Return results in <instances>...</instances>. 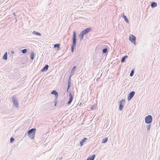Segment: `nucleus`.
<instances>
[{"label": "nucleus", "instance_id": "aec40b11", "mask_svg": "<svg viewBox=\"0 0 160 160\" xmlns=\"http://www.w3.org/2000/svg\"><path fill=\"white\" fill-rule=\"evenodd\" d=\"M32 33L34 34L37 36H41V34L38 32H36L35 31H34L32 32Z\"/></svg>", "mask_w": 160, "mask_h": 160}, {"label": "nucleus", "instance_id": "f257e3e1", "mask_svg": "<svg viewBox=\"0 0 160 160\" xmlns=\"http://www.w3.org/2000/svg\"><path fill=\"white\" fill-rule=\"evenodd\" d=\"M70 85H68V87L67 89V92H68L69 96V99L68 102V105H69L71 103L73 99V92L72 91L71 92L70 91H69V89L70 88Z\"/></svg>", "mask_w": 160, "mask_h": 160}, {"label": "nucleus", "instance_id": "4be33fe9", "mask_svg": "<svg viewBox=\"0 0 160 160\" xmlns=\"http://www.w3.org/2000/svg\"><path fill=\"white\" fill-rule=\"evenodd\" d=\"M72 76H71V75H70V76H69V78L68 79V85H71V77Z\"/></svg>", "mask_w": 160, "mask_h": 160}, {"label": "nucleus", "instance_id": "9b49d317", "mask_svg": "<svg viewBox=\"0 0 160 160\" xmlns=\"http://www.w3.org/2000/svg\"><path fill=\"white\" fill-rule=\"evenodd\" d=\"M49 68V66L48 65H46L41 70L42 72H44L46 71Z\"/></svg>", "mask_w": 160, "mask_h": 160}, {"label": "nucleus", "instance_id": "b1692460", "mask_svg": "<svg viewBox=\"0 0 160 160\" xmlns=\"http://www.w3.org/2000/svg\"><path fill=\"white\" fill-rule=\"evenodd\" d=\"M134 69H132L131 70V71L130 72V76L131 77H132V76H133L134 74Z\"/></svg>", "mask_w": 160, "mask_h": 160}, {"label": "nucleus", "instance_id": "58836bf2", "mask_svg": "<svg viewBox=\"0 0 160 160\" xmlns=\"http://www.w3.org/2000/svg\"><path fill=\"white\" fill-rule=\"evenodd\" d=\"M62 159V158H61L60 159Z\"/></svg>", "mask_w": 160, "mask_h": 160}, {"label": "nucleus", "instance_id": "4468645a", "mask_svg": "<svg viewBox=\"0 0 160 160\" xmlns=\"http://www.w3.org/2000/svg\"><path fill=\"white\" fill-rule=\"evenodd\" d=\"M95 157V155L93 154L92 156L89 157L87 159V160H94Z\"/></svg>", "mask_w": 160, "mask_h": 160}, {"label": "nucleus", "instance_id": "39448f33", "mask_svg": "<svg viewBox=\"0 0 160 160\" xmlns=\"http://www.w3.org/2000/svg\"><path fill=\"white\" fill-rule=\"evenodd\" d=\"M77 35L75 31L73 32V36L72 38V44L75 45L77 43Z\"/></svg>", "mask_w": 160, "mask_h": 160}, {"label": "nucleus", "instance_id": "f704fd0d", "mask_svg": "<svg viewBox=\"0 0 160 160\" xmlns=\"http://www.w3.org/2000/svg\"><path fill=\"white\" fill-rule=\"evenodd\" d=\"M54 106H56L57 105V102H54Z\"/></svg>", "mask_w": 160, "mask_h": 160}, {"label": "nucleus", "instance_id": "6ab92c4d", "mask_svg": "<svg viewBox=\"0 0 160 160\" xmlns=\"http://www.w3.org/2000/svg\"><path fill=\"white\" fill-rule=\"evenodd\" d=\"M34 55H35V54L33 52H31V53L30 57V58L32 60H33L34 58Z\"/></svg>", "mask_w": 160, "mask_h": 160}, {"label": "nucleus", "instance_id": "bb28decb", "mask_svg": "<svg viewBox=\"0 0 160 160\" xmlns=\"http://www.w3.org/2000/svg\"><path fill=\"white\" fill-rule=\"evenodd\" d=\"M21 52L23 54H25L27 52V50L26 49H24L22 50L21 51Z\"/></svg>", "mask_w": 160, "mask_h": 160}, {"label": "nucleus", "instance_id": "1a4fd4ad", "mask_svg": "<svg viewBox=\"0 0 160 160\" xmlns=\"http://www.w3.org/2000/svg\"><path fill=\"white\" fill-rule=\"evenodd\" d=\"M91 29L90 28H87L82 30L81 32L85 35L89 33Z\"/></svg>", "mask_w": 160, "mask_h": 160}, {"label": "nucleus", "instance_id": "7ed1b4c3", "mask_svg": "<svg viewBox=\"0 0 160 160\" xmlns=\"http://www.w3.org/2000/svg\"><path fill=\"white\" fill-rule=\"evenodd\" d=\"M152 120V118L151 115L145 117V121L146 123L147 124H149L151 123Z\"/></svg>", "mask_w": 160, "mask_h": 160}, {"label": "nucleus", "instance_id": "473e14b6", "mask_svg": "<svg viewBox=\"0 0 160 160\" xmlns=\"http://www.w3.org/2000/svg\"><path fill=\"white\" fill-rule=\"evenodd\" d=\"M123 57L124 58H125V59H126L127 58H128V57L127 55H126L125 56Z\"/></svg>", "mask_w": 160, "mask_h": 160}, {"label": "nucleus", "instance_id": "0eeeda50", "mask_svg": "<svg viewBox=\"0 0 160 160\" xmlns=\"http://www.w3.org/2000/svg\"><path fill=\"white\" fill-rule=\"evenodd\" d=\"M125 100L122 99L119 102V109L120 111H122L123 108V104L125 102Z\"/></svg>", "mask_w": 160, "mask_h": 160}, {"label": "nucleus", "instance_id": "cd10ccee", "mask_svg": "<svg viewBox=\"0 0 160 160\" xmlns=\"http://www.w3.org/2000/svg\"><path fill=\"white\" fill-rule=\"evenodd\" d=\"M151 126V124H148L147 125V131H149L150 129Z\"/></svg>", "mask_w": 160, "mask_h": 160}, {"label": "nucleus", "instance_id": "c756f323", "mask_svg": "<svg viewBox=\"0 0 160 160\" xmlns=\"http://www.w3.org/2000/svg\"><path fill=\"white\" fill-rule=\"evenodd\" d=\"M126 59H125V58H124L122 57L121 59V62L122 63H123L125 61V60H126Z\"/></svg>", "mask_w": 160, "mask_h": 160}, {"label": "nucleus", "instance_id": "f3484780", "mask_svg": "<svg viewBox=\"0 0 160 160\" xmlns=\"http://www.w3.org/2000/svg\"><path fill=\"white\" fill-rule=\"evenodd\" d=\"M8 53L7 52H6L2 57V58L5 60L7 59Z\"/></svg>", "mask_w": 160, "mask_h": 160}, {"label": "nucleus", "instance_id": "20e7f679", "mask_svg": "<svg viewBox=\"0 0 160 160\" xmlns=\"http://www.w3.org/2000/svg\"><path fill=\"white\" fill-rule=\"evenodd\" d=\"M12 101L14 105L16 107H18V102L15 95H13L12 97Z\"/></svg>", "mask_w": 160, "mask_h": 160}, {"label": "nucleus", "instance_id": "a211bd4d", "mask_svg": "<svg viewBox=\"0 0 160 160\" xmlns=\"http://www.w3.org/2000/svg\"><path fill=\"white\" fill-rule=\"evenodd\" d=\"M123 18L124 19L125 21L128 23H129V21L128 18L125 15H123L122 16Z\"/></svg>", "mask_w": 160, "mask_h": 160}, {"label": "nucleus", "instance_id": "c9c22d12", "mask_svg": "<svg viewBox=\"0 0 160 160\" xmlns=\"http://www.w3.org/2000/svg\"><path fill=\"white\" fill-rule=\"evenodd\" d=\"M12 14L14 16H16V15L15 14V12H13V13Z\"/></svg>", "mask_w": 160, "mask_h": 160}, {"label": "nucleus", "instance_id": "2eb2a0df", "mask_svg": "<svg viewBox=\"0 0 160 160\" xmlns=\"http://www.w3.org/2000/svg\"><path fill=\"white\" fill-rule=\"evenodd\" d=\"M157 3L155 2H152L151 4V8H152L157 7Z\"/></svg>", "mask_w": 160, "mask_h": 160}, {"label": "nucleus", "instance_id": "72a5a7b5", "mask_svg": "<svg viewBox=\"0 0 160 160\" xmlns=\"http://www.w3.org/2000/svg\"><path fill=\"white\" fill-rule=\"evenodd\" d=\"M11 52L12 54H13L14 53V51L12 50H11Z\"/></svg>", "mask_w": 160, "mask_h": 160}, {"label": "nucleus", "instance_id": "393cba45", "mask_svg": "<svg viewBox=\"0 0 160 160\" xmlns=\"http://www.w3.org/2000/svg\"><path fill=\"white\" fill-rule=\"evenodd\" d=\"M108 140V138H106L103 139L102 143H105L107 142Z\"/></svg>", "mask_w": 160, "mask_h": 160}, {"label": "nucleus", "instance_id": "a878e982", "mask_svg": "<svg viewBox=\"0 0 160 160\" xmlns=\"http://www.w3.org/2000/svg\"><path fill=\"white\" fill-rule=\"evenodd\" d=\"M60 44L58 43H57L54 45V48H59L60 47Z\"/></svg>", "mask_w": 160, "mask_h": 160}, {"label": "nucleus", "instance_id": "e433bc0d", "mask_svg": "<svg viewBox=\"0 0 160 160\" xmlns=\"http://www.w3.org/2000/svg\"><path fill=\"white\" fill-rule=\"evenodd\" d=\"M94 108V107H92L91 108V110H93V109Z\"/></svg>", "mask_w": 160, "mask_h": 160}, {"label": "nucleus", "instance_id": "ddd939ff", "mask_svg": "<svg viewBox=\"0 0 160 160\" xmlns=\"http://www.w3.org/2000/svg\"><path fill=\"white\" fill-rule=\"evenodd\" d=\"M84 35L81 32L78 35V37L79 38L81 41H82V40Z\"/></svg>", "mask_w": 160, "mask_h": 160}, {"label": "nucleus", "instance_id": "4c0bfd02", "mask_svg": "<svg viewBox=\"0 0 160 160\" xmlns=\"http://www.w3.org/2000/svg\"><path fill=\"white\" fill-rule=\"evenodd\" d=\"M15 18V19L16 20V22L17 21V18Z\"/></svg>", "mask_w": 160, "mask_h": 160}, {"label": "nucleus", "instance_id": "5701e85b", "mask_svg": "<svg viewBox=\"0 0 160 160\" xmlns=\"http://www.w3.org/2000/svg\"><path fill=\"white\" fill-rule=\"evenodd\" d=\"M108 52V48H106L102 50V53H106Z\"/></svg>", "mask_w": 160, "mask_h": 160}, {"label": "nucleus", "instance_id": "2f4dec72", "mask_svg": "<svg viewBox=\"0 0 160 160\" xmlns=\"http://www.w3.org/2000/svg\"><path fill=\"white\" fill-rule=\"evenodd\" d=\"M58 97H55V98L54 100V102H58Z\"/></svg>", "mask_w": 160, "mask_h": 160}, {"label": "nucleus", "instance_id": "f8f14e48", "mask_svg": "<svg viewBox=\"0 0 160 160\" xmlns=\"http://www.w3.org/2000/svg\"><path fill=\"white\" fill-rule=\"evenodd\" d=\"M51 94L55 95V97H58V93L55 90L52 91L51 92Z\"/></svg>", "mask_w": 160, "mask_h": 160}, {"label": "nucleus", "instance_id": "423d86ee", "mask_svg": "<svg viewBox=\"0 0 160 160\" xmlns=\"http://www.w3.org/2000/svg\"><path fill=\"white\" fill-rule=\"evenodd\" d=\"M129 40L130 41L133 43L134 45L136 44V37L133 35H131L129 37Z\"/></svg>", "mask_w": 160, "mask_h": 160}, {"label": "nucleus", "instance_id": "7c9ffc66", "mask_svg": "<svg viewBox=\"0 0 160 160\" xmlns=\"http://www.w3.org/2000/svg\"><path fill=\"white\" fill-rule=\"evenodd\" d=\"M14 140V139L12 138L11 137L10 139V141L11 142H12Z\"/></svg>", "mask_w": 160, "mask_h": 160}, {"label": "nucleus", "instance_id": "c85d7f7f", "mask_svg": "<svg viewBox=\"0 0 160 160\" xmlns=\"http://www.w3.org/2000/svg\"><path fill=\"white\" fill-rule=\"evenodd\" d=\"M53 102H49L46 104V105L47 106H52Z\"/></svg>", "mask_w": 160, "mask_h": 160}, {"label": "nucleus", "instance_id": "f03ea898", "mask_svg": "<svg viewBox=\"0 0 160 160\" xmlns=\"http://www.w3.org/2000/svg\"><path fill=\"white\" fill-rule=\"evenodd\" d=\"M36 132V129L32 128L28 131V137L31 139L34 138L35 136V132Z\"/></svg>", "mask_w": 160, "mask_h": 160}, {"label": "nucleus", "instance_id": "6e6552de", "mask_svg": "<svg viewBox=\"0 0 160 160\" xmlns=\"http://www.w3.org/2000/svg\"><path fill=\"white\" fill-rule=\"evenodd\" d=\"M135 92L134 91L130 92L128 95V101L130 100L135 94Z\"/></svg>", "mask_w": 160, "mask_h": 160}, {"label": "nucleus", "instance_id": "dca6fc26", "mask_svg": "<svg viewBox=\"0 0 160 160\" xmlns=\"http://www.w3.org/2000/svg\"><path fill=\"white\" fill-rule=\"evenodd\" d=\"M76 66H74L73 67L72 69V70L71 72H70V75H71V76L73 75L74 74V72L75 71V70L76 69Z\"/></svg>", "mask_w": 160, "mask_h": 160}, {"label": "nucleus", "instance_id": "9d476101", "mask_svg": "<svg viewBox=\"0 0 160 160\" xmlns=\"http://www.w3.org/2000/svg\"><path fill=\"white\" fill-rule=\"evenodd\" d=\"M88 140V138H84V139L82 140L80 142V146H82L84 144V143L86 142Z\"/></svg>", "mask_w": 160, "mask_h": 160}, {"label": "nucleus", "instance_id": "412c9836", "mask_svg": "<svg viewBox=\"0 0 160 160\" xmlns=\"http://www.w3.org/2000/svg\"><path fill=\"white\" fill-rule=\"evenodd\" d=\"M76 48V45L72 44L71 47V52H74V48Z\"/></svg>", "mask_w": 160, "mask_h": 160}]
</instances>
